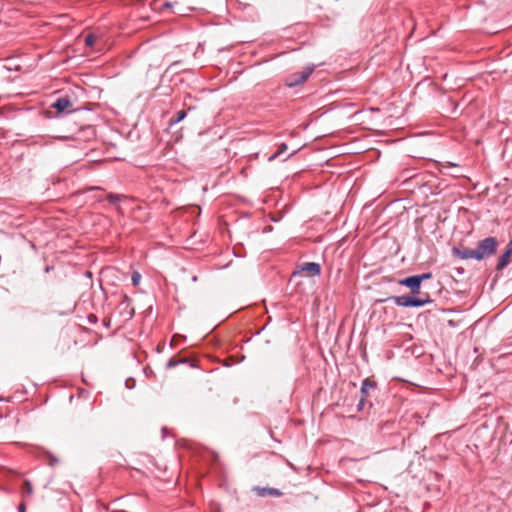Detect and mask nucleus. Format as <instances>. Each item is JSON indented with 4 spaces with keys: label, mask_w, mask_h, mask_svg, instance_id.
Segmentation results:
<instances>
[{
    "label": "nucleus",
    "mask_w": 512,
    "mask_h": 512,
    "mask_svg": "<svg viewBox=\"0 0 512 512\" xmlns=\"http://www.w3.org/2000/svg\"><path fill=\"white\" fill-rule=\"evenodd\" d=\"M78 108L75 107V103L71 101L67 96L58 97L49 107L47 113L49 116H63L71 112L76 111Z\"/></svg>",
    "instance_id": "f257e3e1"
},
{
    "label": "nucleus",
    "mask_w": 512,
    "mask_h": 512,
    "mask_svg": "<svg viewBox=\"0 0 512 512\" xmlns=\"http://www.w3.org/2000/svg\"><path fill=\"white\" fill-rule=\"evenodd\" d=\"M498 242L494 237H487L478 243L476 250L477 260H482L494 254Z\"/></svg>",
    "instance_id": "f03ea898"
},
{
    "label": "nucleus",
    "mask_w": 512,
    "mask_h": 512,
    "mask_svg": "<svg viewBox=\"0 0 512 512\" xmlns=\"http://www.w3.org/2000/svg\"><path fill=\"white\" fill-rule=\"evenodd\" d=\"M392 300L397 306L401 307H421L430 302L429 298L420 299L407 295L394 296Z\"/></svg>",
    "instance_id": "7ed1b4c3"
},
{
    "label": "nucleus",
    "mask_w": 512,
    "mask_h": 512,
    "mask_svg": "<svg viewBox=\"0 0 512 512\" xmlns=\"http://www.w3.org/2000/svg\"><path fill=\"white\" fill-rule=\"evenodd\" d=\"M452 253L454 256H456L460 259H463V260H467V259H476L477 260V254H476L475 249L454 247L452 249Z\"/></svg>",
    "instance_id": "20e7f679"
},
{
    "label": "nucleus",
    "mask_w": 512,
    "mask_h": 512,
    "mask_svg": "<svg viewBox=\"0 0 512 512\" xmlns=\"http://www.w3.org/2000/svg\"><path fill=\"white\" fill-rule=\"evenodd\" d=\"M399 283L410 288L413 293H418L420 290L421 283L420 278H418L417 275L402 279Z\"/></svg>",
    "instance_id": "39448f33"
},
{
    "label": "nucleus",
    "mask_w": 512,
    "mask_h": 512,
    "mask_svg": "<svg viewBox=\"0 0 512 512\" xmlns=\"http://www.w3.org/2000/svg\"><path fill=\"white\" fill-rule=\"evenodd\" d=\"M301 271L305 272L309 276H319L321 273V267L318 263L308 262L301 266Z\"/></svg>",
    "instance_id": "423d86ee"
},
{
    "label": "nucleus",
    "mask_w": 512,
    "mask_h": 512,
    "mask_svg": "<svg viewBox=\"0 0 512 512\" xmlns=\"http://www.w3.org/2000/svg\"><path fill=\"white\" fill-rule=\"evenodd\" d=\"M314 67H307L303 72L296 76V78L289 84V86H297L304 83L312 74Z\"/></svg>",
    "instance_id": "0eeeda50"
},
{
    "label": "nucleus",
    "mask_w": 512,
    "mask_h": 512,
    "mask_svg": "<svg viewBox=\"0 0 512 512\" xmlns=\"http://www.w3.org/2000/svg\"><path fill=\"white\" fill-rule=\"evenodd\" d=\"M512 253V248H507V250L503 253V255L499 258L497 268L503 269L509 264L510 255Z\"/></svg>",
    "instance_id": "6e6552de"
},
{
    "label": "nucleus",
    "mask_w": 512,
    "mask_h": 512,
    "mask_svg": "<svg viewBox=\"0 0 512 512\" xmlns=\"http://www.w3.org/2000/svg\"><path fill=\"white\" fill-rule=\"evenodd\" d=\"M373 387H374V382L370 381L369 379L363 380L362 385H361L362 398L360 400V405L363 404L364 398L368 394V390L373 388Z\"/></svg>",
    "instance_id": "1a4fd4ad"
},
{
    "label": "nucleus",
    "mask_w": 512,
    "mask_h": 512,
    "mask_svg": "<svg viewBox=\"0 0 512 512\" xmlns=\"http://www.w3.org/2000/svg\"><path fill=\"white\" fill-rule=\"evenodd\" d=\"M185 117H186L185 110L178 111L176 117H172L168 120V125L174 126V125L178 124L180 121H182Z\"/></svg>",
    "instance_id": "9d476101"
},
{
    "label": "nucleus",
    "mask_w": 512,
    "mask_h": 512,
    "mask_svg": "<svg viewBox=\"0 0 512 512\" xmlns=\"http://www.w3.org/2000/svg\"><path fill=\"white\" fill-rule=\"evenodd\" d=\"M32 491H33L32 484L28 480L24 481L23 486H22V494L24 496L31 495Z\"/></svg>",
    "instance_id": "9b49d317"
},
{
    "label": "nucleus",
    "mask_w": 512,
    "mask_h": 512,
    "mask_svg": "<svg viewBox=\"0 0 512 512\" xmlns=\"http://www.w3.org/2000/svg\"><path fill=\"white\" fill-rule=\"evenodd\" d=\"M123 198L122 195H119V194H108L107 195V200L111 203V204H117L121 199Z\"/></svg>",
    "instance_id": "f8f14e48"
},
{
    "label": "nucleus",
    "mask_w": 512,
    "mask_h": 512,
    "mask_svg": "<svg viewBox=\"0 0 512 512\" xmlns=\"http://www.w3.org/2000/svg\"><path fill=\"white\" fill-rule=\"evenodd\" d=\"M131 281L134 286L139 285V283L141 281V274L137 271L133 272V274L131 276Z\"/></svg>",
    "instance_id": "ddd939ff"
},
{
    "label": "nucleus",
    "mask_w": 512,
    "mask_h": 512,
    "mask_svg": "<svg viewBox=\"0 0 512 512\" xmlns=\"http://www.w3.org/2000/svg\"><path fill=\"white\" fill-rule=\"evenodd\" d=\"M265 493H268L270 495H274V496H280L281 495V492L277 489H263L262 492H261V495H265Z\"/></svg>",
    "instance_id": "4468645a"
},
{
    "label": "nucleus",
    "mask_w": 512,
    "mask_h": 512,
    "mask_svg": "<svg viewBox=\"0 0 512 512\" xmlns=\"http://www.w3.org/2000/svg\"><path fill=\"white\" fill-rule=\"evenodd\" d=\"M95 42V36L93 34H88L86 37H85V44L87 46H92Z\"/></svg>",
    "instance_id": "2eb2a0df"
},
{
    "label": "nucleus",
    "mask_w": 512,
    "mask_h": 512,
    "mask_svg": "<svg viewBox=\"0 0 512 512\" xmlns=\"http://www.w3.org/2000/svg\"><path fill=\"white\" fill-rule=\"evenodd\" d=\"M125 384L128 389H132L135 386V380L133 378H129L126 380Z\"/></svg>",
    "instance_id": "dca6fc26"
},
{
    "label": "nucleus",
    "mask_w": 512,
    "mask_h": 512,
    "mask_svg": "<svg viewBox=\"0 0 512 512\" xmlns=\"http://www.w3.org/2000/svg\"><path fill=\"white\" fill-rule=\"evenodd\" d=\"M4 68L9 71H11V70L18 71L20 69V66L19 65L13 66V64H10V65H4Z\"/></svg>",
    "instance_id": "f3484780"
},
{
    "label": "nucleus",
    "mask_w": 512,
    "mask_h": 512,
    "mask_svg": "<svg viewBox=\"0 0 512 512\" xmlns=\"http://www.w3.org/2000/svg\"><path fill=\"white\" fill-rule=\"evenodd\" d=\"M417 277L420 278V283H422V281L431 278V273H424L421 275H417Z\"/></svg>",
    "instance_id": "a211bd4d"
},
{
    "label": "nucleus",
    "mask_w": 512,
    "mask_h": 512,
    "mask_svg": "<svg viewBox=\"0 0 512 512\" xmlns=\"http://www.w3.org/2000/svg\"><path fill=\"white\" fill-rule=\"evenodd\" d=\"M281 152L282 151H279L278 153L273 154L272 156L269 157V160L275 159Z\"/></svg>",
    "instance_id": "6ab92c4d"
},
{
    "label": "nucleus",
    "mask_w": 512,
    "mask_h": 512,
    "mask_svg": "<svg viewBox=\"0 0 512 512\" xmlns=\"http://www.w3.org/2000/svg\"><path fill=\"white\" fill-rule=\"evenodd\" d=\"M19 510H20V512H24V507H23V505H21V506L19 507Z\"/></svg>",
    "instance_id": "aec40b11"
},
{
    "label": "nucleus",
    "mask_w": 512,
    "mask_h": 512,
    "mask_svg": "<svg viewBox=\"0 0 512 512\" xmlns=\"http://www.w3.org/2000/svg\"><path fill=\"white\" fill-rule=\"evenodd\" d=\"M178 13H180V14H184L183 9H179V10H178Z\"/></svg>",
    "instance_id": "412c9836"
},
{
    "label": "nucleus",
    "mask_w": 512,
    "mask_h": 512,
    "mask_svg": "<svg viewBox=\"0 0 512 512\" xmlns=\"http://www.w3.org/2000/svg\"><path fill=\"white\" fill-rule=\"evenodd\" d=\"M508 248H512V240L509 242Z\"/></svg>",
    "instance_id": "4be33fe9"
},
{
    "label": "nucleus",
    "mask_w": 512,
    "mask_h": 512,
    "mask_svg": "<svg viewBox=\"0 0 512 512\" xmlns=\"http://www.w3.org/2000/svg\"><path fill=\"white\" fill-rule=\"evenodd\" d=\"M282 149L285 150L286 149V145L285 144H282Z\"/></svg>",
    "instance_id": "5701e85b"
}]
</instances>
